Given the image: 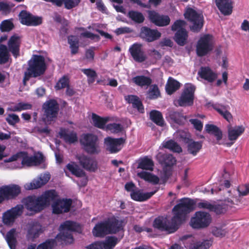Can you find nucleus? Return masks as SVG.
Instances as JSON below:
<instances>
[{"instance_id": "nucleus-4", "label": "nucleus", "mask_w": 249, "mask_h": 249, "mask_svg": "<svg viewBox=\"0 0 249 249\" xmlns=\"http://www.w3.org/2000/svg\"><path fill=\"white\" fill-rule=\"evenodd\" d=\"M121 229L120 224L115 219L100 223L95 225L92 230L93 234L96 237H103L109 233H115Z\"/></svg>"}, {"instance_id": "nucleus-26", "label": "nucleus", "mask_w": 249, "mask_h": 249, "mask_svg": "<svg viewBox=\"0 0 249 249\" xmlns=\"http://www.w3.org/2000/svg\"><path fill=\"white\" fill-rule=\"evenodd\" d=\"M66 168L76 177L83 178L80 185L84 186L86 185L87 178L86 177L85 173L76 164L73 162H71L67 165Z\"/></svg>"}, {"instance_id": "nucleus-11", "label": "nucleus", "mask_w": 249, "mask_h": 249, "mask_svg": "<svg viewBox=\"0 0 249 249\" xmlns=\"http://www.w3.org/2000/svg\"><path fill=\"white\" fill-rule=\"evenodd\" d=\"M211 222V217L208 213L199 211L191 218L190 225L194 228L198 229L208 226Z\"/></svg>"}, {"instance_id": "nucleus-6", "label": "nucleus", "mask_w": 249, "mask_h": 249, "mask_svg": "<svg viewBox=\"0 0 249 249\" xmlns=\"http://www.w3.org/2000/svg\"><path fill=\"white\" fill-rule=\"evenodd\" d=\"M81 142L83 145L85 151L90 154H98L100 151V147L96 136L88 134L83 135Z\"/></svg>"}, {"instance_id": "nucleus-42", "label": "nucleus", "mask_w": 249, "mask_h": 249, "mask_svg": "<svg viewBox=\"0 0 249 249\" xmlns=\"http://www.w3.org/2000/svg\"><path fill=\"white\" fill-rule=\"evenodd\" d=\"M179 87L180 83L173 78L170 77L166 83L165 88L166 92L169 94H171L178 89Z\"/></svg>"}, {"instance_id": "nucleus-1", "label": "nucleus", "mask_w": 249, "mask_h": 249, "mask_svg": "<svg viewBox=\"0 0 249 249\" xmlns=\"http://www.w3.org/2000/svg\"><path fill=\"white\" fill-rule=\"evenodd\" d=\"M194 209L195 203L193 200L181 199L172 210L173 216L171 221L166 218L158 217L155 219L153 226L169 233L174 232L178 229V226L185 220L187 214Z\"/></svg>"}, {"instance_id": "nucleus-49", "label": "nucleus", "mask_w": 249, "mask_h": 249, "mask_svg": "<svg viewBox=\"0 0 249 249\" xmlns=\"http://www.w3.org/2000/svg\"><path fill=\"white\" fill-rule=\"evenodd\" d=\"M32 105L28 103L20 102L15 105L11 106L8 108V110L11 111H20L23 110L30 109Z\"/></svg>"}, {"instance_id": "nucleus-63", "label": "nucleus", "mask_w": 249, "mask_h": 249, "mask_svg": "<svg viewBox=\"0 0 249 249\" xmlns=\"http://www.w3.org/2000/svg\"><path fill=\"white\" fill-rule=\"evenodd\" d=\"M6 121L11 125H15L19 121L18 116L14 114H9L6 119Z\"/></svg>"}, {"instance_id": "nucleus-57", "label": "nucleus", "mask_w": 249, "mask_h": 249, "mask_svg": "<svg viewBox=\"0 0 249 249\" xmlns=\"http://www.w3.org/2000/svg\"><path fill=\"white\" fill-rule=\"evenodd\" d=\"M106 130L110 131L112 133H117L123 130V127L122 125L118 124H110L107 125Z\"/></svg>"}, {"instance_id": "nucleus-33", "label": "nucleus", "mask_w": 249, "mask_h": 249, "mask_svg": "<svg viewBox=\"0 0 249 249\" xmlns=\"http://www.w3.org/2000/svg\"><path fill=\"white\" fill-rule=\"evenodd\" d=\"M157 159L162 164L170 166L176 163V160L171 154L159 153L157 155Z\"/></svg>"}, {"instance_id": "nucleus-32", "label": "nucleus", "mask_w": 249, "mask_h": 249, "mask_svg": "<svg viewBox=\"0 0 249 249\" xmlns=\"http://www.w3.org/2000/svg\"><path fill=\"white\" fill-rule=\"evenodd\" d=\"M228 128V138L230 141H235L245 131L244 127L242 126H235L231 127V125Z\"/></svg>"}, {"instance_id": "nucleus-47", "label": "nucleus", "mask_w": 249, "mask_h": 249, "mask_svg": "<svg viewBox=\"0 0 249 249\" xmlns=\"http://www.w3.org/2000/svg\"><path fill=\"white\" fill-rule=\"evenodd\" d=\"M92 119L94 125L101 129L104 128L105 124L108 121L107 118H101L95 114H92Z\"/></svg>"}, {"instance_id": "nucleus-24", "label": "nucleus", "mask_w": 249, "mask_h": 249, "mask_svg": "<svg viewBox=\"0 0 249 249\" xmlns=\"http://www.w3.org/2000/svg\"><path fill=\"white\" fill-rule=\"evenodd\" d=\"M149 18L152 22L159 26L168 25L170 22L168 16L160 15L154 11L149 12Z\"/></svg>"}, {"instance_id": "nucleus-43", "label": "nucleus", "mask_w": 249, "mask_h": 249, "mask_svg": "<svg viewBox=\"0 0 249 249\" xmlns=\"http://www.w3.org/2000/svg\"><path fill=\"white\" fill-rule=\"evenodd\" d=\"M153 166L154 162L153 160L151 159L145 157L139 160L138 168L152 171Z\"/></svg>"}, {"instance_id": "nucleus-8", "label": "nucleus", "mask_w": 249, "mask_h": 249, "mask_svg": "<svg viewBox=\"0 0 249 249\" xmlns=\"http://www.w3.org/2000/svg\"><path fill=\"white\" fill-rule=\"evenodd\" d=\"M186 23L183 20H177L172 26V30L176 31L177 32L175 36V40L180 46H183L187 41L188 35L185 29Z\"/></svg>"}, {"instance_id": "nucleus-10", "label": "nucleus", "mask_w": 249, "mask_h": 249, "mask_svg": "<svg viewBox=\"0 0 249 249\" xmlns=\"http://www.w3.org/2000/svg\"><path fill=\"white\" fill-rule=\"evenodd\" d=\"M213 48L212 36L205 35L202 36L197 42L196 53L199 56H202L211 51Z\"/></svg>"}, {"instance_id": "nucleus-35", "label": "nucleus", "mask_w": 249, "mask_h": 249, "mask_svg": "<svg viewBox=\"0 0 249 249\" xmlns=\"http://www.w3.org/2000/svg\"><path fill=\"white\" fill-rule=\"evenodd\" d=\"M189 241H190L189 244L187 245L188 249H208L211 246V242L209 240L196 242L191 238Z\"/></svg>"}, {"instance_id": "nucleus-19", "label": "nucleus", "mask_w": 249, "mask_h": 249, "mask_svg": "<svg viewBox=\"0 0 249 249\" xmlns=\"http://www.w3.org/2000/svg\"><path fill=\"white\" fill-rule=\"evenodd\" d=\"M124 142L123 138L113 139L107 137L105 139L104 143L107 150L110 153H116L120 151L122 148L121 145Z\"/></svg>"}, {"instance_id": "nucleus-29", "label": "nucleus", "mask_w": 249, "mask_h": 249, "mask_svg": "<svg viewBox=\"0 0 249 249\" xmlns=\"http://www.w3.org/2000/svg\"><path fill=\"white\" fill-rule=\"evenodd\" d=\"M215 4L220 11L225 15L232 12V3L230 0H215Z\"/></svg>"}, {"instance_id": "nucleus-25", "label": "nucleus", "mask_w": 249, "mask_h": 249, "mask_svg": "<svg viewBox=\"0 0 249 249\" xmlns=\"http://www.w3.org/2000/svg\"><path fill=\"white\" fill-rule=\"evenodd\" d=\"M42 231V226L38 223L31 222L27 226V237L29 239L33 240L37 238Z\"/></svg>"}, {"instance_id": "nucleus-44", "label": "nucleus", "mask_w": 249, "mask_h": 249, "mask_svg": "<svg viewBox=\"0 0 249 249\" xmlns=\"http://www.w3.org/2000/svg\"><path fill=\"white\" fill-rule=\"evenodd\" d=\"M60 135L66 142L71 143L77 141L76 134L74 132L61 131Z\"/></svg>"}, {"instance_id": "nucleus-20", "label": "nucleus", "mask_w": 249, "mask_h": 249, "mask_svg": "<svg viewBox=\"0 0 249 249\" xmlns=\"http://www.w3.org/2000/svg\"><path fill=\"white\" fill-rule=\"evenodd\" d=\"M129 51L134 60L137 62H143L147 59L141 44H134L129 48Z\"/></svg>"}, {"instance_id": "nucleus-45", "label": "nucleus", "mask_w": 249, "mask_h": 249, "mask_svg": "<svg viewBox=\"0 0 249 249\" xmlns=\"http://www.w3.org/2000/svg\"><path fill=\"white\" fill-rule=\"evenodd\" d=\"M151 120L157 124L162 126L164 124V120L161 113L157 110H152L150 113Z\"/></svg>"}, {"instance_id": "nucleus-40", "label": "nucleus", "mask_w": 249, "mask_h": 249, "mask_svg": "<svg viewBox=\"0 0 249 249\" xmlns=\"http://www.w3.org/2000/svg\"><path fill=\"white\" fill-rule=\"evenodd\" d=\"M163 147L168 149L174 152H182L181 147L176 142L172 140L163 141L161 144Z\"/></svg>"}, {"instance_id": "nucleus-2", "label": "nucleus", "mask_w": 249, "mask_h": 249, "mask_svg": "<svg viewBox=\"0 0 249 249\" xmlns=\"http://www.w3.org/2000/svg\"><path fill=\"white\" fill-rule=\"evenodd\" d=\"M46 69L44 57L41 55H34L29 61L28 68L24 73V84L30 78L36 77L43 74Z\"/></svg>"}, {"instance_id": "nucleus-27", "label": "nucleus", "mask_w": 249, "mask_h": 249, "mask_svg": "<svg viewBox=\"0 0 249 249\" xmlns=\"http://www.w3.org/2000/svg\"><path fill=\"white\" fill-rule=\"evenodd\" d=\"M141 36L148 42H152L159 38L161 34L156 30H152L146 27L142 28Z\"/></svg>"}, {"instance_id": "nucleus-3", "label": "nucleus", "mask_w": 249, "mask_h": 249, "mask_svg": "<svg viewBox=\"0 0 249 249\" xmlns=\"http://www.w3.org/2000/svg\"><path fill=\"white\" fill-rule=\"evenodd\" d=\"M60 233L56 237V240L62 243L71 244L73 239L71 234L72 231H81V228L77 223L66 221L60 226Z\"/></svg>"}, {"instance_id": "nucleus-23", "label": "nucleus", "mask_w": 249, "mask_h": 249, "mask_svg": "<svg viewBox=\"0 0 249 249\" xmlns=\"http://www.w3.org/2000/svg\"><path fill=\"white\" fill-rule=\"evenodd\" d=\"M19 19L22 24L26 25H37L41 23V18L32 16L26 11H22L19 15Z\"/></svg>"}, {"instance_id": "nucleus-34", "label": "nucleus", "mask_w": 249, "mask_h": 249, "mask_svg": "<svg viewBox=\"0 0 249 249\" xmlns=\"http://www.w3.org/2000/svg\"><path fill=\"white\" fill-rule=\"evenodd\" d=\"M156 192L157 190H155L154 192L143 193L140 190L136 189L130 193V196L131 198L134 200L143 201L150 198Z\"/></svg>"}, {"instance_id": "nucleus-18", "label": "nucleus", "mask_w": 249, "mask_h": 249, "mask_svg": "<svg viewBox=\"0 0 249 249\" xmlns=\"http://www.w3.org/2000/svg\"><path fill=\"white\" fill-rule=\"evenodd\" d=\"M20 193V188L17 185L4 186L0 188V195L2 201L5 199L13 198Z\"/></svg>"}, {"instance_id": "nucleus-17", "label": "nucleus", "mask_w": 249, "mask_h": 249, "mask_svg": "<svg viewBox=\"0 0 249 249\" xmlns=\"http://www.w3.org/2000/svg\"><path fill=\"white\" fill-rule=\"evenodd\" d=\"M76 159L80 165L88 171L95 172L97 169V161L92 158L82 154L77 155Z\"/></svg>"}, {"instance_id": "nucleus-53", "label": "nucleus", "mask_w": 249, "mask_h": 249, "mask_svg": "<svg viewBox=\"0 0 249 249\" xmlns=\"http://www.w3.org/2000/svg\"><path fill=\"white\" fill-rule=\"evenodd\" d=\"M81 71L88 77V81L89 84L93 83L97 76L96 71L91 69H83Z\"/></svg>"}, {"instance_id": "nucleus-59", "label": "nucleus", "mask_w": 249, "mask_h": 249, "mask_svg": "<svg viewBox=\"0 0 249 249\" xmlns=\"http://www.w3.org/2000/svg\"><path fill=\"white\" fill-rule=\"evenodd\" d=\"M69 84V79L66 76H64L60 78L57 82L55 89H60L65 88H67Z\"/></svg>"}, {"instance_id": "nucleus-41", "label": "nucleus", "mask_w": 249, "mask_h": 249, "mask_svg": "<svg viewBox=\"0 0 249 249\" xmlns=\"http://www.w3.org/2000/svg\"><path fill=\"white\" fill-rule=\"evenodd\" d=\"M132 81L137 86L148 87L152 83V80L145 76H137L132 79Z\"/></svg>"}, {"instance_id": "nucleus-16", "label": "nucleus", "mask_w": 249, "mask_h": 249, "mask_svg": "<svg viewBox=\"0 0 249 249\" xmlns=\"http://www.w3.org/2000/svg\"><path fill=\"white\" fill-rule=\"evenodd\" d=\"M22 203L32 213H37L43 210L38 196H28L23 200Z\"/></svg>"}, {"instance_id": "nucleus-21", "label": "nucleus", "mask_w": 249, "mask_h": 249, "mask_svg": "<svg viewBox=\"0 0 249 249\" xmlns=\"http://www.w3.org/2000/svg\"><path fill=\"white\" fill-rule=\"evenodd\" d=\"M50 179V175L49 173L41 174L38 177L35 178L30 183L24 185L26 190H33L37 189L45 185Z\"/></svg>"}, {"instance_id": "nucleus-39", "label": "nucleus", "mask_w": 249, "mask_h": 249, "mask_svg": "<svg viewBox=\"0 0 249 249\" xmlns=\"http://www.w3.org/2000/svg\"><path fill=\"white\" fill-rule=\"evenodd\" d=\"M16 235V230L12 229L7 232L5 236V239L10 249H15L17 243Z\"/></svg>"}, {"instance_id": "nucleus-50", "label": "nucleus", "mask_w": 249, "mask_h": 249, "mask_svg": "<svg viewBox=\"0 0 249 249\" xmlns=\"http://www.w3.org/2000/svg\"><path fill=\"white\" fill-rule=\"evenodd\" d=\"M118 239L114 236H109L106 238L105 241L102 243L104 249H113L118 243Z\"/></svg>"}, {"instance_id": "nucleus-12", "label": "nucleus", "mask_w": 249, "mask_h": 249, "mask_svg": "<svg viewBox=\"0 0 249 249\" xmlns=\"http://www.w3.org/2000/svg\"><path fill=\"white\" fill-rule=\"evenodd\" d=\"M23 208L22 205H17L4 213L2 215L3 223L7 225H12L16 219L22 214Z\"/></svg>"}, {"instance_id": "nucleus-36", "label": "nucleus", "mask_w": 249, "mask_h": 249, "mask_svg": "<svg viewBox=\"0 0 249 249\" xmlns=\"http://www.w3.org/2000/svg\"><path fill=\"white\" fill-rule=\"evenodd\" d=\"M125 100L132 104L134 108H136L141 113L144 112V108L139 98L135 95H128L125 97Z\"/></svg>"}, {"instance_id": "nucleus-15", "label": "nucleus", "mask_w": 249, "mask_h": 249, "mask_svg": "<svg viewBox=\"0 0 249 249\" xmlns=\"http://www.w3.org/2000/svg\"><path fill=\"white\" fill-rule=\"evenodd\" d=\"M231 192V191H230ZM249 194V184L240 186L237 190H234L231 193V198H228L227 201L230 205H238L241 201V196H245Z\"/></svg>"}, {"instance_id": "nucleus-48", "label": "nucleus", "mask_w": 249, "mask_h": 249, "mask_svg": "<svg viewBox=\"0 0 249 249\" xmlns=\"http://www.w3.org/2000/svg\"><path fill=\"white\" fill-rule=\"evenodd\" d=\"M68 42L70 45L71 53L73 54H76L78 50L79 40L76 36H70L68 37Z\"/></svg>"}, {"instance_id": "nucleus-55", "label": "nucleus", "mask_w": 249, "mask_h": 249, "mask_svg": "<svg viewBox=\"0 0 249 249\" xmlns=\"http://www.w3.org/2000/svg\"><path fill=\"white\" fill-rule=\"evenodd\" d=\"M160 95V92L158 86L156 85H151L147 92V97L150 99H155Z\"/></svg>"}, {"instance_id": "nucleus-7", "label": "nucleus", "mask_w": 249, "mask_h": 249, "mask_svg": "<svg viewBox=\"0 0 249 249\" xmlns=\"http://www.w3.org/2000/svg\"><path fill=\"white\" fill-rule=\"evenodd\" d=\"M195 87L191 84H186L180 97L176 101L180 107L191 106L193 104Z\"/></svg>"}, {"instance_id": "nucleus-64", "label": "nucleus", "mask_w": 249, "mask_h": 249, "mask_svg": "<svg viewBox=\"0 0 249 249\" xmlns=\"http://www.w3.org/2000/svg\"><path fill=\"white\" fill-rule=\"evenodd\" d=\"M94 57V48H90L86 51L85 58L88 62H92Z\"/></svg>"}, {"instance_id": "nucleus-46", "label": "nucleus", "mask_w": 249, "mask_h": 249, "mask_svg": "<svg viewBox=\"0 0 249 249\" xmlns=\"http://www.w3.org/2000/svg\"><path fill=\"white\" fill-rule=\"evenodd\" d=\"M169 116L174 122L179 124H183L186 120V117L178 112L171 111Z\"/></svg>"}, {"instance_id": "nucleus-52", "label": "nucleus", "mask_w": 249, "mask_h": 249, "mask_svg": "<svg viewBox=\"0 0 249 249\" xmlns=\"http://www.w3.org/2000/svg\"><path fill=\"white\" fill-rule=\"evenodd\" d=\"M215 109L228 122H230L232 120V116L231 113L228 111L226 107H215Z\"/></svg>"}, {"instance_id": "nucleus-54", "label": "nucleus", "mask_w": 249, "mask_h": 249, "mask_svg": "<svg viewBox=\"0 0 249 249\" xmlns=\"http://www.w3.org/2000/svg\"><path fill=\"white\" fill-rule=\"evenodd\" d=\"M128 15L130 18L137 23H142L144 19L143 15L139 12L131 11Z\"/></svg>"}, {"instance_id": "nucleus-30", "label": "nucleus", "mask_w": 249, "mask_h": 249, "mask_svg": "<svg viewBox=\"0 0 249 249\" xmlns=\"http://www.w3.org/2000/svg\"><path fill=\"white\" fill-rule=\"evenodd\" d=\"M200 77L209 82H212L217 78V74L208 67H202L198 72Z\"/></svg>"}, {"instance_id": "nucleus-51", "label": "nucleus", "mask_w": 249, "mask_h": 249, "mask_svg": "<svg viewBox=\"0 0 249 249\" xmlns=\"http://www.w3.org/2000/svg\"><path fill=\"white\" fill-rule=\"evenodd\" d=\"M229 175L228 173L225 172V174L223 175V178L225 179L223 181H221L220 185L218 189V190L216 189H211V193L213 194L214 193H217V191H221L222 190H224L225 189L227 190L230 187L231 184L229 180L226 179L228 178Z\"/></svg>"}, {"instance_id": "nucleus-37", "label": "nucleus", "mask_w": 249, "mask_h": 249, "mask_svg": "<svg viewBox=\"0 0 249 249\" xmlns=\"http://www.w3.org/2000/svg\"><path fill=\"white\" fill-rule=\"evenodd\" d=\"M202 146V142L190 140L188 142L187 150L189 153L196 156L201 149Z\"/></svg>"}, {"instance_id": "nucleus-62", "label": "nucleus", "mask_w": 249, "mask_h": 249, "mask_svg": "<svg viewBox=\"0 0 249 249\" xmlns=\"http://www.w3.org/2000/svg\"><path fill=\"white\" fill-rule=\"evenodd\" d=\"M212 232L213 235L220 238L225 236L227 233L226 229L217 227H214Z\"/></svg>"}, {"instance_id": "nucleus-31", "label": "nucleus", "mask_w": 249, "mask_h": 249, "mask_svg": "<svg viewBox=\"0 0 249 249\" xmlns=\"http://www.w3.org/2000/svg\"><path fill=\"white\" fill-rule=\"evenodd\" d=\"M231 191H226V194L224 195L225 198L224 202H222L221 204L213 205L212 211H213L217 214H220L225 213L228 209V206L232 207V205H230L229 203L226 201L228 198H231Z\"/></svg>"}, {"instance_id": "nucleus-58", "label": "nucleus", "mask_w": 249, "mask_h": 249, "mask_svg": "<svg viewBox=\"0 0 249 249\" xmlns=\"http://www.w3.org/2000/svg\"><path fill=\"white\" fill-rule=\"evenodd\" d=\"M14 27V24L11 20L8 19L3 21L0 25V29L2 32H9Z\"/></svg>"}, {"instance_id": "nucleus-9", "label": "nucleus", "mask_w": 249, "mask_h": 249, "mask_svg": "<svg viewBox=\"0 0 249 249\" xmlns=\"http://www.w3.org/2000/svg\"><path fill=\"white\" fill-rule=\"evenodd\" d=\"M185 17L192 23L191 26V30L194 32H198L203 26V16L201 13L199 11L188 8L184 14Z\"/></svg>"}, {"instance_id": "nucleus-13", "label": "nucleus", "mask_w": 249, "mask_h": 249, "mask_svg": "<svg viewBox=\"0 0 249 249\" xmlns=\"http://www.w3.org/2000/svg\"><path fill=\"white\" fill-rule=\"evenodd\" d=\"M44 110V120L45 121L51 122L56 118L58 111V105L54 100H50L46 102L43 106Z\"/></svg>"}, {"instance_id": "nucleus-22", "label": "nucleus", "mask_w": 249, "mask_h": 249, "mask_svg": "<svg viewBox=\"0 0 249 249\" xmlns=\"http://www.w3.org/2000/svg\"><path fill=\"white\" fill-rule=\"evenodd\" d=\"M43 209L50 206L51 202H53L58 197L57 193L54 190L46 191L38 196Z\"/></svg>"}, {"instance_id": "nucleus-5", "label": "nucleus", "mask_w": 249, "mask_h": 249, "mask_svg": "<svg viewBox=\"0 0 249 249\" xmlns=\"http://www.w3.org/2000/svg\"><path fill=\"white\" fill-rule=\"evenodd\" d=\"M16 160L20 161L22 165L26 166H32L37 165L43 161V157L41 155L39 156H28L25 152H19L13 155L5 162H12Z\"/></svg>"}, {"instance_id": "nucleus-28", "label": "nucleus", "mask_w": 249, "mask_h": 249, "mask_svg": "<svg viewBox=\"0 0 249 249\" xmlns=\"http://www.w3.org/2000/svg\"><path fill=\"white\" fill-rule=\"evenodd\" d=\"M20 44V37L17 35L12 36L8 41V50L15 57L18 55Z\"/></svg>"}, {"instance_id": "nucleus-56", "label": "nucleus", "mask_w": 249, "mask_h": 249, "mask_svg": "<svg viewBox=\"0 0 249 249\" xmlns=\"http://www.w3.org/2000/svg\"><path fill=\"white\" fill-rule=\"evenodd\" d=\"M9 53L5 45H0V64L6 63L9 58Z\"/></svg>"}, {"instance_id": "nucleus-61", "label": "nucleus", "mask_w": 249, "mask_h": 249, "mask_svg": "<svg viewBox=\"0 0 249 249\" xmlns=\"http://www.w3.org/2000/svg\"><path fill=\"white\" fill-rule=\"evenodd\" d=\"M65 7L67 9H71L77 6L80 2V0H61Z\"/></svg>"}, {"instance_id": "nucleus-38", "label": "nucleus", "mask_w": 249, "mask_h": 249, "mask_svg": "<svg viewBox=\"0 0 249 249\" xmlns=\"http://www.w3.org/2000/svg\"><path fill=\"white\" fill-rule=\"evenodd\" d=\"M137 175L141 178L154 184H158L160 180L157 176L145 171L139 172L137 173Z\"/></svg>"}, {"instance_id": "nucleus-14", "label": "nucleus", "mask_w": 249, "mask_h": 249, "mask_svg": "<svg viewBox=\"0 0 249 249\" xmlns=\"http://www.w3.org/2000/svg\"><path fill=\"white\" fill-rule=\"evenodd\" d=\"M72 201L71 199H58L52 204V212L55 214L68 212L71 208Z\"/></svg>"}, {"instance_id": "nucleus-60", "label": "nucleus", "mask_w": 249, "mask_h": 249, "mask_svg": "<svg viewBox=\"0 0 249 249\" xmlns=\"http://www.w3.org/2000/svg\"><path fill=\"white\" fill-rule=\"evenodd\" d=\"M54 240H48L38 246L36 249H52L55 245Z\"/></svg>"}]
</instances>
